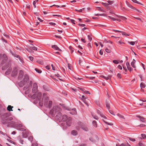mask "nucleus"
<instances>
[{
	"mask_svg": "<svg viewBox=\"0 0 146 146\" xmlns=\"http://www.w3.org/2000/svg\"><path fill=\"white\" fill-rule=\"evenodd\" d=\"M61 110L58 106H56L50 111L49 113L52 117H55L56 119L60 120L61 119L62 115V113L60 112Z\"/></svg>",
	"mask_w": 146,
	"mask_h": 146,
	"instance_id": "nucleus-1",
	"label": "nucleus"
},
{
	"mask_svg": "<svg viewBox=\"0 0 146 146\" xmlns=\"http://www.w3.org/2000/svg\"><path fill=\"white\" fill-rule=\"evenodd\" d=\"M48 97H46L44 103V105L46 108H50L52 106V102L50 101L48 102Z\"/></svg>",
	"mask_w": 146,
	"mask_h": 146,
	"instance_id": "nucleus-2",
	"label": "nucleus"
},
{
	"mask_svg": "<svg viewBox=\"0 0 146 146\" xmlns=\"http://www.w3.org/2000/svg\"><path fill=\"white\" fill-rule=\"evenodd\" d=\"M35 94H34L32 95L31 97L33 99L37 98L38 100H40L42 97L41 92H38L37 96H36Z\"/></svg>",
	"mask_w": 146,
	"mask_h": 146,
	"instance_id": "nucleus-3",
	"label": "nucleus"
},
{
	"mask_svg": "<svg viewBox=\"0 0 146 146\" xmlns=\"http://www.w3.org/2000/svg\"><path fill=\"white\" fill-rule=\"evenodd\" d=\"M38 86L36 83H34L33 84L32 89V92L34 94H36L38 91Z\"/></svg>",
	"mask_w": 146,
	"mask_h": 146,
	"instance_id": "nucleus-4",
	"label": "nucleus"
},
{
	"mask_svg": "<svg viewBox=\"0 0 146 146\" xmlns=\"http://www.w3.org/2000/svg\"><path fill=\"white\" fill-rule=\"evenodd\" d=\"M18 74V69L16 67H15L12 72L11 76L13 77H15L17 76Z\"/></svg>",
	"mask_w": 146,
	"mask_h": 146,
	"instance_id": "nucleus-5",
	"label": "nucleus"
},
{
	"mask_svg": "<svg viewBox=\"0 0 146 146\" xmlns=\"http://www.w3.org/2000/svg\"><path fill=\"white\" fill-rule=\"evenodd\" d=\"M15 127L17 128V129L20 131H25L26 130L23 128H21L22 127V125L21 124H17L15 125Z\"/></svg>",
	"mask_w": 146,
	"mask_h": 146,
	"instance_id": "nucleus-6",
	"label": "nucleus"
},
{
	"mask_svg": "<svg viewBox=\"0 0 146 146\" xmlns=\"http://www.w3.org/2000/svg\"><path fill=\"white\" fill-rule=\"evenodd\" d=\"M2 58V60L1 64H3L5 63L7 60L8 58L7 55L5 54H3Z\"/></svg>",
	"mask_w": 146,
	"mask_h": 146,
	"instance_id": "nucleus-7",
	"label": "nucleus"
},
{
	"mask_svg": "<svg viewBox=\"0 0 146 146\" xmlns=\"http://www.w3.org/2000/svg\"><path fill=\"white\" fill-rule=\"evenodd\" d=\"M126 3L127 5L131 9L135 10L140 13H141V12L140 10L135 8L134 7L130 4L128 2L126 1Z\"/></svg>",
	"mask_w": 146,
	"mask_h": 146,
	"instance_id": "nucleus-8",
	"label": "nucleus"
},
{
	"mask_svg": "<svg viewBox=\"0 0 146 146\" xmlns=\"http://www.w3.org/2000/svg\"><path fill=\"white\" fill-rule=\"evenodd\" d=\"M24 76V72L23 71L20 70L19 71V73L18 77V79H21L23 78Z\"/></svg>",
	"mask_w": 146,
	"mask_h": 146,
	"instance_id": "nucleus-9",
	"label": "nucleus"
},
{
	"mask_svg": "<svg viewBox=\"0 0 146 146\" xmlns=\"http://www.w3.org/2000/svg\"><path fill=\"white\" fill-rule=\"evenodd\" d=\"M72 119L70 117H69L68 120L66 121V125L69 126H71L72 124Z\"/></svg>",
	"mask_w": 146,
	"mask_h": 146,
	"instance_id": "nucleus-10",
	"label": "nucleus"
},
{
	"mask_svg": "<svg viewBox=\"0 0 146 146\" xmlns=\"http://www.w3.org/2000/svg\"><path fill=\"white\" fill-rule=\"evenodd\" d=\"M97 112L98 114L100 115V116L101 117H102L105 119H107L106 117V116H105L104 114H103V113H101V111L100 110H97Z\"/></svg>",
	"mask_w": 146,
	"mask_h": 146,
	"instance_id": "nucleus-11",
	"label": "nucleus"
},
{
	"mask_svg": "<svg viewBox=\"0 0 146 146\" xmlns=\"http://www.w3.org/2000/svg\"><path fill=\"white\" fill-rule=\"evenodd\" d=\"M29 80V78L28 75L26 74L25 75L23 79V81L26 83Z\"/></svg>",
	"mask_w": 146,
	"mask_h": 146,
	"instance_id": "nucleus-12",
	"label": "nucleus"
},
{
	"mask_svg": "<svg viewBox=\"0 0 146 146\" xmlns=\"http://www.w3.org/2000/svg\"><path fill=\"white\" fill-rule=\"evenodd\" d=\"M52 48H53V49H54L58 50L59 51H62V50L61 49H60L59 47L56 45H52Z\"/></svg>",
	"mask_w": 146,
	"mask_h": 146,
	"instance_id": "nucleus-13",
	"label": "nucleus"
},
{
	"mask_svg": "<svg viewBox=\"0 0 146 146\" xmlns=\"http://www.w3.org/2000/svg\"><path fill=\"white\" fill-rule=\"evenodd\" d=\"M68 118L66 115H62V120L63 121H66L68 120Z\"/></svg>",
	"mask_w": 146,
	"mask_h": 146,
	"instance_id": "nucleus-14",
	"label": "nucleus"
},
{
	"mask_svg": "<svg viewBox=\"0 0 146 146\" xmlns=\"http://www.w3.org/2000/svg\"><path fill=\"white\" fill-rule=\"evenodd\" d=\"M28 133L27 132H22L23 137L24 138H26L28 136Z\"/></svg>",
	"mask_w": 146,
	"mask_h": 146,
	"instance_id": "nucleus-15",
	"label": "nucleus"
},
{
	"mask_svg": "<svg viewBox=\"0 0 146 146\" xmlns=\"http://www.w3.org/2000/svg\"><path fill=\"white\" fill-rule=\"evenodd\" d=\"M11 68H9V69H8L5 72V75H8L9 74L11 73Z\"/></svg>",
	"mask_w": 146,
	"mask_h": 146,
	"instance_id": "nucleus-16",
	"label": "nucleus"
},
{
	"mask_svg": "<svg viewBox=\"0 0 146 146\" xmlns=\"http://www.w3.org/2000/svg\"><path fill=\"white\" fill-rule=\"evenodd\" d=\"M137 117L140 118V120L142 122L145 121V118L143 117H142L140 115H137Z\"/></svg>",
	"mask_w": 146,
	"mask_h": 146,
	"instance_id": "nucleus-17",
	"label": "nucleus"
},
{
	"mask_svg": "<svg viewBox=\"0 0 146 146\" xmlns=\"http://www.w3.org/2000/svg\"><path fill=\"white\" fill-rule=\"evenodd\" d=\"M71 133L73 135H76L78 134L77 131L75 130H73L71 131Z\"/></svg>",
	"mask_w": 146,
	"mask_h": 146,
	"instance_id": "nucleus-18",
	"label": "nucleus"
},
{
	"mask_svg": "<svg viewBox=\"0 0 146 146\" xmlns=\"http://www.w3.org/2000/svg\"><path fill=\"white\" fill-rule=\"evenodd\" d=\"M13 108V106H11L10 105H9L7 107V109L8 111H13V110H12Z\"/></svg>",
	"mask_w": 146,
	"mask_h": 146,
	"instance_id": "nucleus-19",
	"label": "nucleus"
},
{
	"mask_svg": "<svg viewBox=\"0 0 146 146\" xmlns=\"http://www.w3.org/2000/svg\"><path fill=\"white\" fill-rule=\"evenodd\" d=\"M116 16L118 18L121 19L122 20H123L125 21V20L127 19V18L121 16L117 15Z\"/></svg>",
	"mask_w": 146,
	"mask_h": 146,
	"instance_id": "nucleus-20",
	"label": "nucleus"
},
{
	"mask_svg": "<svg viewBox=\"0 0 146 146\" xmlns=\"http://www.w3.org/2000/svg\"><path fill=\"white\" fill-rule=\"evenodd\" d=\"M135 60L134 59H133V61L131 63V66L134 68H135L136 67L134 65V64L135 63Z\"/></svg>",
	"mask_w": 146,
	"mask_h": 146,
	"instance_id": "nucleus-21",
	"label": "nucleus"
},
{
	"mask_svg": "<svg viewBox=\"0 0 146 146\" xmlns=\"http://www.w3.org/2000/svg\"><path fill=\"white\" fill-rule=\"evenodd\" d=\"M72 110L73 111V112L72 113V112H70V113L72 114L73 115H75L77 113L76 109L75 108L72 109Z\"/></svg>",
	"mask_w": 146,
	"mask_h": 146,
	"instance_id": "nucleus-22",
	"label": "nucleus"
},
{
	"mask_svg": "<svg viewBox=\"0 0 146 146\" xmlns=\"http://www.w3.org/2000/svg\"><path fill=\"white\" fill-rule=\"evenodd\" d=\"M106 108L108 109H110V105L109 102L107 101L106 102Z\"/></svg>",
	"mask_w": 146,
	"mask_h": 146,
	"instance_id": "nucleus-23",
	"label": "nucleus"
},
{
	"mask_svg": "<svg viewBox=\"0 0 146 146\" xmlns=\"http://www.w3.org/2000/svg\"><path fill=\"white\" fill-rule=\"evenodd\" d=\"M91 114H92V116L93 117V118L94 119H95L96 120L98 119L99 118L97 115H95L93 113H91Z\"/></svg>",
	"mask_w": 146,
	"mask_h": 146,
	"instance_id": "nucleus-24",
	"label": "nucleus"
},
{
	"mask_svg": "<svg viewBox=\"0 0 146 146\" xmlns=\"http://www.w3.org/2000/svg\"><path fill=\"white\" fill-rule=\"evenodd\" d=\"M12 54V55L14 57L18 58L19 57V55H17L15 52L13 53L12 51L10 52Z\"/></svg>",
	"mask_w": 146,
	"mask_h": 146,
	"instance_id": "nucleus-25",
	"label": "nucleus"
},
{
	"mask_svg": "<svg viewBox=\"0 0 146 146\" xmlns=\"http://www.w3.org/2000/svg\"><path fill=\"white\" fill-rule=\"evenodd\" d=\"M25 83L24 81H20L19 83V85L20 87H22L24 85Z\"/></svg>",
	"mask_w": 146,
	"mask_h": 146,
	"instance_id": "nucleus-26",
	"label": "nucleus"
},
{
	"mask_svg": "<svg viewBox=\"0 0 146 146\" xmlns=\"http://www.w3.org/2000/svg\"><path fill=\"white\" fill-rule=\"evenodd\" d=\"M18 139L19 140V141L22 144H23L24 141L21 138V137H18Z\"/></svg>",
	"mask_w": 146,
	"mask_h": 146,
	"instance_id": "nucleus-27",
	"label": "nucleus"
},
{
	"mask_svg": "<svg viewBox=\"0 0 146 146\" xmlns=\"http://www.w3.org/2000/svg\"><path fill=\"white\" fill-rule=\"evenodd\" d=\"M8 64H5L4 66L2 67V70H6L8 68Z\"/></svg>",
	"mask_w": 146,
	"mask_h": 146,
	"instance_id": "nucleus-28",
	"label": "nucleus"
},
{
	"mask_svg": "<svg viewBox=\"0 0 146 146\" xmlns=\"http://www.w3.org/2000/svg\"><path fill=\"white\" fill-rule=\"evenodd\" d=\"M92 123L93 125L95 127H97V123L96 121H95L94 120L92 122Z\"/></svg>",
	"mask_w": 146,
	"mask_h": 146,
	"instance_id": "nucleus-29",
	"label": "nucleus"
},
{
	"mask_svg": "<svg viewBox=\"0 0 146 146\" xmlns=\"http://www.w3.org/2000/svg\"><path fill=\"white\" fill-rule=\"evenodd\" d=\"M137 146H146L144 144L141 142H140L138 143Z\"/></svg>",
	"mask_w": 146,
	"mask_h": 146,
	"instance_id": "nucleus-30",
	"label": "nucleus"
},
{
	"mask_svg": "<svg viewBox=\"0 0 146 146\" xmlns=\"http://www.w3.org/2000/svg\"><path fill=\"white\" fill-rule=\"evenodd\" d=\"M145 84L143 83L142 82L140 84V87L141 88H145Z\"/></svg>",
	"mask_w": 146,
	"mask_h": 146,
	"instance_id": "nucleus-31",
	"label": "nucleus"
},
{
	"mask_svg": "<svg viewBox=\"0 0 146 146\" xmlns=\"http://www.w3.org/2000/svg\"><path fill=\"white\" fill-rule=\"evenodd\" d=\"M42 87L46 91H48L49 90V89L45 85H43Z\"/></svg>",
	"mask_w": 146,
	"mask_h": 146,
	"instance_id": "nucleus-32",
	"label": "nucleus"
},
{
	"mask_svg": "<svg viewBox=\"0 0 146 146\" xmlns=\"http://www.w3.org/2000/svg\"><path fill=\"white\" fill-rule=\"evenodd\" d=\"M35 70L37 72H38V73H41L42 72V71L41 70H40L38 68H35Z\"/></svg>",
	"mask_w": 146,
	"mask_h": 146,
	"instance_id": "nucleus-33",
	"label": "nucleus"
},
{
	"mask_svg": "<svg viewBox=\"0 0 146 146\" xmlns=\"http://www.w3.org/2000/svg\"><path fill=\"white\" fill-rule=\"evenodd\" d=\"M133 2L137 3L138 4H141L143 5L142 3L139 2L137 1L136 0H131Z\"/></svg>",
	"mask_w": 146,
	"mask_h": 146,
	"instance_id": "nucleus-34",
	"label": "nucleus"
},
{
	"mask_svg": "<svg viewBox=\"0 0 146 146\" xmlns=\"http://www.w3.org/2000/svg\"><path fill=\"white\" fill-rule=\"evenodd\" d=\"M36 62L41 65H43L44 64V62L42 60H38L36 61Z\"/></svg>",
	"mask_w": 146,
	"mask_h": 146,
	"instance_id": "nucleus-35",
	"label": "nucleus"
},
{
	"mask_svg": "<svg viewBox=\"0 0 146 146\" xmlns=\"http://www.w3.org/2000/svg\"><path fill=\"white\" fill-rule=\"evenodd\" d=\"M69 48L71 51L70 52L71 53H72L74 52V48L71 46H70L69 47Z\"/></svg>",
	"mask_w": 146,
	"mask_h": 146,
	"instance_id": "nucleus-36",
	"label": "nucleus"
},
{
	"mask_svg": "<svg viewBox=\"0 0 146 146\" xmlns=\"http://www.w3.org/2000/svg\"><path fill=\"white\" fill-rule=\"evenodd\" d=\"M30 48L31 49H32L36 51L37 50V48L35 46H31Z\"/></svg>",
	"mask_w": 146,
	"mask_h": 146,
	"instance_id": "nucleus-37",
	"label": "nucleus"
},
{
	"mask_svg": "<svg viewBox=\"0 0 146 146\" xmlns=\"http://www.w3.org/2000/svg\"><path fill=\"white\" fill-rule=\"evenodd\" d=\"M38 1V0H35V1H34L33 2V4L34 6V7L35 8L36 7V2H37Z\"/></svg>",
	"mask_w": 146,
	"mask_h": 146,
	"instance_id": "nucleus-38",
	"label": "nucleus"
},
{
	"mask_svg": "<svg viewBox=\"0 0 146 146\" xmlns=\"http://www.w3.org/2000/svg\"><path fill=\"white\" fill-rule=\"evenodd\" d=\"M28 139L29 141H30L31 142H32L33 140V137L32 136H30L28 137Z\"/></svg>",
	"mask_w": 146,
	"mask_h": 146,
	"instance_id": "nucleus-39",
	"label": "nucleus"
},
{
	"mask_svg": "<svg viewBox=\"0 0 146 146\" xmlns=\"http://www.w3.org/2000/svg\"><path fill=\"white\" fill-rule=\"evenodd\" d=\"M18 58H19V60L22 63H23L24 62L23 60V59L22 57H20L19 56V57H18Z\"/></svg>",
	"mask_w": 146,
	"mask_h": 146,
	"instance_id": "nucleus-40",
	"label": "nucleus"
},
{
	"mask_svg": "<svg viewBox=\"0 0 146 146\" xmlns=\"http://www.w3.org/2000/svg\"><path fill=\"white\" fill-rule=\"evenodd\" d=\"M121 33L123 35H125V36H128L129 35L127 34L125 32H124L123 31H121Z\"/></svg>",
	"mask_w": 146,
	"mask_h": 146,
	"instance_id": "nucleus-41",
	"label": "nucleus"
},
{
	"mask_svg": "<svg viewBox=\"0 0 146 146\" xmlns=\"http://www.w3.org/2000/svg\"><path fill=\"white\" fill-rule=\"evenodd\" d=\"M103 121H104V122L106 123V124L108 125H113V124H111V123H108L106 121H105L104 120V119H103L102 120Z\"/></svg>",
	"mask_w": 146,
	"mask_h": 146,
	"instance_id": "nucleus-42",
	"label": "nucleus"
},
{
	"mask_svg": "<svg viewBox=\"0 0 146 146\" xmlns=\"http://www.w3.org/2000/svg\"><path fill=\"white\" fill-rule=\"evenodd\" d=\"M107 2L108 3V4H109V5H111L112 4H113V3L114 2V1H109V0L108 1H107Z\"/></svg>",
	"mask_w": 146,
	"mask_h": 146,
	"instance_id": "nucleus-43",
	"label": "nucleus"
},
{
	"mask_svg": "<svg viewBox=\"0 0 146 146\" xmlns=\"http://www.w3.org/2000/svg\"><path fill=\"white\" fill-rule=\"evenodd\" d=\"M0 133L4 135H6L7 136V137L8 138H9L11 139V138L10 137L8 136L7 135L6 133L3 132L2 131H0Z\"/></svg>",
	"mask_w": 146,
	"mask_h": 146,
	"instance_id": "nucleus-44",
	"label": "nucleus"
},
{
	"mask_svg": "<svg viewBox=\"0 0 146 146\" xmlns=\"http://www.w3.org/2000/svg\"><path fill=\"white\" fill-rule=\"evenodd\" d=\"M7 140L9 141V142H10L11 143H13L15 145L16 144H15V143L13 141L9 139H7Z\"/></svg>",
	"mask_w": 146,
	"mask_h": 146,
	"instance_id": "nucleus-45",
	"label": "nucleus"
},
{
	"mask_svg": "<svg viewBox=\"0 0 146 146\" xmlns=\"http://www.w3.org/2000/svg\"><path fill=\"white\" fill-rule=\"evenodd\" d=\"M106 50V51L107 52V53H110L111 51V50H110V49H108V48H106V50Z\"/></svg>",
	"mask_w": 146,
	"mask_h": 146,
	"instance_id": "nucleus-46",
	"label": "nucleus"
},
{
	"mask_svg": "<svg viewBox=\"0 0 146 146\" xmlns=\"http://www.w3.org/2000/svg\"><path fill=\"white\" fill-rule=\"evenodd\" d=\"M128 138L129 139V140L132 141H135V139H134V138H132L131 137H128Z\"/></svg>",
	"mask_w": 146,
	"mask_h": 146,
	"instance_id": "nucleus-47",
	"label": "nucleus"
},
{
	"mask_svg": "<svg viewBox=\"0 0 146 146\" xmlns=\"http://www.w3.org/2000/svg\"><path fill=\"white\" fill-rule=\"evenodd\" d=\"M133 42V41H131V42H129L128 43L130 44L133 45H134L135 44V42Z\"/></svg>",
	"mask_w": 146,
	"mask_h": 146,
	"instance_id": "nucleus-48",
	"label": "nucleus"
},
{
	"mask_svg": "<svg viewBox=\"0 0 146 146\" xmlns=\"http://www.w3.org/2000/svg\"><path fill=\"white\" fill-rule=\"evenodd\" d=\"M141 135L143 139H144L146 138V135L144 134H142Z\"/></svg>",
	"mask_w": 146,
	"mask_h": 146,
	"instance_id": "nucleus-49",
	"label": "nucleus"
},
{
	"mask_svg": "<svg viewBox=\"0 0 146 146\" xmlns=\"http://www.w3.org/2000/svg\"><path fill=\"white\" fill-rule=\"evenodd\" d=\"M109 112H110V113L111 114H112L113 115H115L114 112L113 111L111 110H110L109 109Z\"/></svg>",
	"mask_w": 146,
	"mask_h": 146,
	"instance_id": "nucleus-50",
	"label": "nucleus"
},
{
	"mask_svg": "<svg viewBox=\"0 0 146 146\" xmlns=\"http://www.w3.org/2000/svg\"><path fill=\"white\" fill-rule=\"evenodd\" d=\"M108 17L110 18V19H111L112 21H115L116 20V19H115V18L111 17V16H108Z\"/></svg>",
	"mask_w": 146,
	"mask_h": 146,
	"instance_id": "nucleus-51",
	"label": "nucleus"
},
{
	"mask_svg": "<svg viewBox=\"0 0 146 146\" xmlns=\"http://www.w3.org/2000/svg\"><path fill=\"white\" fill-rule=\"evenodd\" d=\"M113 62L115 64H118L119 63V62L118 60H113Z\"/></svg>",
	"mask_w": 146,
	"mask_h": 146,
	"instance_id": "nucleus-52",
	"label": "nucleus"
},
{
	"mask_svg": "<svg viewBox=\"0 0 146 146\" xmlns=\"http://www.w3.org/2000/svg\"><path fill=\"white\" fill-rule=\"evenodd\" d=\"M117 115L119 117L122 118H124V116H123L122 115L119 113H117Z\"/></svg>",
	"mask_w": 146,
	"mask_h": 146,
	"instance_id": "nucleus-53",
	"label": "nucleus"
},
{
	"mask_svg": "<svg viewBox=\"0 0 146 146\" xmlns=\"http://www.w3.org/2000/svg\"><path fill=\"white\" fill-rule=\"evenodd\" d=\"M97 9L101 11L104 12V11L101 9V8L100 7H97Z\"/></svg>",
	"mask_w": 146,
	"mask_h": 146,
	"instance_id": "nucleus-54",
	"label": "nucleus"
},
{
	"mask_svg": "<svg viewBox=\"0 0 146 146\" xmlns=\"http://www.w3.org/2000/svg\"><path fill=\"white\" fill-rule=\"evenodd\" d=\"M127 68L128 70H129L130 72H131L132 70V68L131 67H130V66H129Z\"/></svg>",
	"mask_w": 146,
	"mask_h": 146,
	"instance_id": "nucleus-55",
	"label": "nucleus"
},
{
	"mask_svg": "<svg viewBox=\"0 0 146 146\" xmlns=\"http://www.w3.org/2000/svg\"><path fill=\"white\" fill-rule=\"evenodd\" d=\"M39 104L40 106L41 107L43 105V104L42 101H41V100H40V101L39 102Z\"/></svg>",
	"mask_w": 146,
	"mask_h": 146,
	"instance_id": "nucleus-56",
	"label": "nucleus"
},
{
	"mask_svg": "<svg viewBox=\"0 0 146 146\" xmlns=\"http://www.w3.org/2000/svg\"><path fill=\"white\" fill-rule=\"evenodd\" d=\"M88 37L89 40L91 41L92 40V38L89 35H88Z\"/></svg>",
	"mask_w": 146,
	"mask_h": 146,
	"instance_id": "nucleus-57",
	"label": "nucleus"
},
{
	"mask_svg": "<svg viewBox=\"0 0 146 146\" xmlns=\"http://www.w3.org/2000/svg\"><path fill=\"white\" fill-rule=\"evenodd\" d=\"M32 49H31H31H27V50L29 52H30L33 53L34 52Z\"/></svg>",
	"mask_w": 146,
	"mask_h": 146,
	"instance_id": "nucleus-58",
	"label": "nucleus"
},
{
	"mask_svg": "<svg viewBox=\"0 0 146 146\" xmlns=\"http://www.w3.org/2000/svg\"><path fill=\"white\" fill-rule=\"evenodd\" d=\"M102 77L104 78V79H106V80H108L109 79V77H106L102 75Z\"/></svg>",
	"mask_w": 146,
	"mask_h": 146,
	"instance_id": "nucleus-59",
	"label": "nucleus"
},
{
	"mask_svg": "<svg viewBox=\"0 0 146 146\" xmlns=\"http://www.w3.org/2000/svg\"><path fill=\"white\" fill-rule=\"evenodd\" d=\"M83 101L87 105V106H88V103L85 100H84Z\"/></svg>",
	"mask_w": 146,
	"mask_h": 146,
	"instance_id": "nucleus-60",
	"label": "nucleus"
},
{
	"mask_svg": "<svg viewBox=\"0 0 146 146\" xmlns=\"http://www.w3.org/2000/svg\"><path fill=\"white\" fill-rule=\"evenodd\" d=\"M102 5L104 6H108L109 5V4H108V3L102 2Z\"/></svg>",
	"mask_w": 146,
	"mask_h": 146,
	"instance_id": "nucleus-61",
	"label": "nucleus"
},
{
	"mask_svg": "<svg viewBox=\"0 0 146 146\" xmlns=\"http://www.w3.org/2000/svg\"><path fill=\"white\" fill-rule=\"evenodd\" d=\"M116 146H125L124 144L122 143L120 145H119V144H116Z\"/></svg>",
	"mask_w": 146,
	"mask_h": 146,
	"instance_id": "nucleus-62",
	"label": "nucleus"
},
{
	"mask_svg": "<svg viewBox=\"0 0 146 146\" xmlns=\"http://www.w3.org/2000/svg\"><path fill=\"white\" fill-rule=\"evenodd\" d=\"M81 41L83 42L84 43H86V41L85 39L82 38L81 39Z\"/></svg>",
	"mask_w": 146,
	"mask_h": 146,
	"instance_id": "nucleus-63",
	"label": "nucleus"
},
{
	"mask_svg": "<svg viewBox=\"0 0 146 146\" xmlns=\"http://www.w3.org/2000/svg\"><path fill=\"white\" fill-rule=\"evenodd\" d=\"M29 58L30 60L31 61H33V60L34 58L32 56H30L29 57Z\"/></svg>",
	"mask_w": 146,
	"mask_h": 146,
	"instance_id": "nucleus-64",
	"label": "nucleus"
}]
</instances>
